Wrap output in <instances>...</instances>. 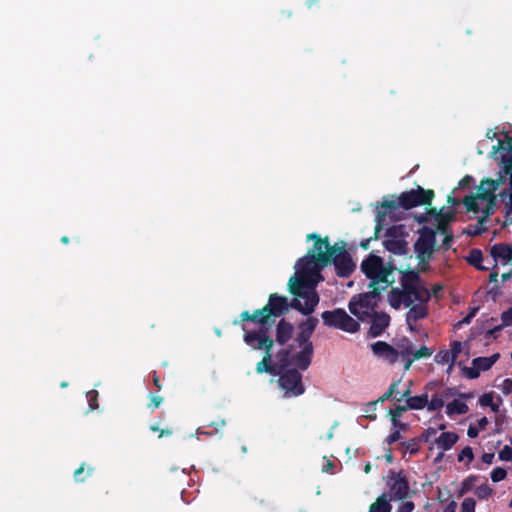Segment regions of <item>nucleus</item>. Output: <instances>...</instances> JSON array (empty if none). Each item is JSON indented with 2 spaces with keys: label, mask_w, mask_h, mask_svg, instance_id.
I'll return each mask as SVG.
<instances>
[{
  "label": "nucleus",
  "mask_w": 512,
  "mask_h": 512,
  "mask_svg": "<svg viewBox=\"0 0 512 512\" xmlns=\"http://www.w3.org/2000/svg\"><path fill=\"white\" fill-rule=\"evenodd\" d=\"M478 308H473L462 320V323L469 324L472 318L476 315Z\"/></svg>",
  "instance_id": "63"
},
{
  "label": "nucleus",
  "mask_w": 512,
  "mask_h": 512,
  "mask_svg": "<svg viewBox=\"0 0 512 512\" xmlns=\"http://www.w3.org/2000/svg\"><path fill=\"white\" fill-rule=\"evenodd\" d=\"M427 394L412 396L406 399V405L408 409L411 410H420L426 407L427 405Z\"/></svg>",
  "instance_id": "27"
},
{
  "label": "nucleus",
  "mask_w": 512,
  "mask_h": 512,
  "mask_svg": "<svg viewBox=\"0 0 512 512\" xmlns=\"http://www.w3.org/2000/svg\"><path fill=\"white\" fill-rule=\"evenodd\" d=\"M381 207L385 208L387 210H397L398 208H401L399 204V199L397 200H384L381 202Z\"/></svg>",
  "instance_id": "50"
},
{
  "label": "nucleus",
  "mask_w": 512,
  "mask_h": 512,
  "mask_svg": "<svg viewBox=\"0 0 512 512\" xmlns=\"http://www.w3.org/2000/svg\"><path fill=\"white\" fill-rule=\"evenodd\" d=\"M437 231L444 235H446V233L452 232L449 229L447 221H444V220H438Z\"/></svg>",
  "instance_id": "58"
},
{
  "label": "nucleus",
  "mask_w": 512,
  "mask_h": 512,
  "mask_svg": "<svg viewBox=\"0 0 512 512\" xmlns=\"http://www.w3.org/2000/svg\"><path fill=\"white\" fill-rule=\"evenodd\" d=\"M432 354H433V349L428 348L426 346H422L421 348H419L418 350H416L413 353V357L415 360H418L421 358L430 357Z\"/></svg>",
  "instance_id": "39"
},
{
  "label": "nucleus",
  "mask_w": 512,
  "mask_h": 512,
  "mask_svg": "<svg viewBox=\"0 0 512 512\" xmlns=\"http://www.w3.org/2000/svg\"><path fill=\"white\" fill-rule=\"evenodd\" d=\"M500 181L490 178L483 179L477 187L476 194L480 200L496 199L495 191L500 186Z\"/></svg>",
  "instance_id": "18"
},
{
  "label": "nucleus",
  "mask_w": 512,
  "mask_h": 512,
  "mask_svg": "<svg viewBox=\"0 0 512 512\" xmlns=\"http://www.w3.org/2000/svg\"><path fill=\"white\" fill-rule=\"evenodd\" d=\"M163 403V397L159 395H151L150 396V403H148L147 407L150 410L157 409L161 404Z\"/></svg>",
  "instance_id": "48"
},
{
  "label": "nucleus",
  "mask_w": 512,
  "mask_h": 512,
  "mask_svg": "<svg viewBox=\"0 0 512 512\" xmlns=\"http://www.w3.org/2000/svg\"><path fill=\"white\" fill-rule=\"evenodd\" d=\"M499 459L502 461H511L512 460V448L508 445H505L502 450L499 452Z\"/></svg>",
  "instance_id": "49"
},
{
  "label": "nucleus",
  "mask_w": 512,
  "mask_h": 512,
  "mask_svg": "<svg viewBox=\"0 0 512 512\" xmlns=\"http://www.w3.org/2000/svg\"><path fill=\"white\" fill-rule=\"evenodd\" d=\"M502 197H508L509 201L506 204L505 208V217L508 221L512 222V193L503 192L501 193Z\"/></svg>",
  "instance_id": "43"
},
{
  "label": "nucleus",
  "mask_w": 512,
  "mask_h": 512,
  "mask_svg": "<svg viewBox=\"0 0 512 512\" xmlns=\"http://www.w3.org/2000/svg\"><path fill=\"white\" fill-rule=\"evenodd\" d=\"M459 436L455 432H442L435 439V444L443 451L450 450L458 441Z\"/></svg>",
  "instance_id": "22"
},
{
  "label": "nucleus",
  "mask_w": 512,
  "mask_h": 512,
  "mask_svg": "<svg viewBox=\"0 0 512 512\" xmlns=\"http://www.w3.org/2000/svg\"><path fill=\"white\" fill-rule=\"evenodd\" d=\"M434 360L437 364H446L450 362V354L448 350H440L435 355Z\"/></svg>",
  "instance_id": "40"
},
{
  "label": "nucleus",
  "mask_w": 512,
  "mask_h": 512,
  "mask_svg": "<svg viewBox=\"0 0 512 512\" xmlns=\"http://www.w3.org/2000/svg\"><path fill=\"white\" fill-rule=\"evenodd\" d=\"M414 508L415 505L412 501H406L398 507L397 512H413Z\"/></svg>",
  "instance_id": "55"
},
{
  "label": "nucleus",
  "mask_w": 512,
  "mask_h": 512,
  "mask_svg": "<svg viewBox=\"0 0 512 512\" xmlns=\"http://www.w3.org/2000/svg\"><path fill=\"white\" fill-rule=\"evenodd\" d=\"M500 390L505 395H509L512 393V379L506 378L503 380V382L499 385Z\"/></svg>",
  "instance_id": "51"
},
{
  "label": "nucleus",
  "mask_w": 512,
  "mask_h": 512,
  "mask_svg": "<svg viewBox=\"0 0 512 512\" xmlns=\"http://www.w3.org/2000/svg\"><path fill=\"white\" fill-rule=\"evenodd\" d=\"M150 430L153 432H158V438L168 437L173 434V430L171 428L161 429L156 424L151 425Z\"/></svg>",
  "instance_id": "45"
},
{
  "label": "nucleus",
  "mask_w": 512,
  "mask_h": 512,
  "mask_svg": "<svg viewBox=\"0 0 512 512\" xmlns=\"http://www.w3.org/2000/svg\"><path fill=\"white\" fill-rule=\"evenodd\" d=\"M389 304L394 309H399L401 304H404L406 307H410L414 303V299L406 294L403 290L398 288H392L389 293Z\"/></svg>",
  "instance_id": "19"
},
{
  "label": "nucleus",
  "mask_w": 512,
  "mask_h": 512,
  "mask_svg": "<svg viewBox=\"0 0 512 512\" xmlns=\"http://www.w3.org/2000/svg\"><path fill=\"white\" fill-rule=\"evenodd\" d=\"M419 272L414 270L405 271L401 277L402 290L415 301L428 302L431 298L430 291L420 284Z\"/></svg>",
  "instance_id": "12"
},
{
  "label": "nucleus",
  "mask_w": 512,
  "mask_h": 512,
  "mask_svg": "<svg viewBox=\"0 0 512 512\" xmlns=\"http://www.w3.org/2000/svg\"><path fill=\"white\" fill-rule=\"evenodd\" d=\"M86 464L85 463H82L80 465L79 468H77L75 471H74V479L76 482H84L85 480V477H82L83 473L86 472V476L89 477L91 476L93 473H94V467H90L88 466L87 468L85 467Z\"/></svg>",
  "instance_id": "31"
},
{
  "label": "nucleus",
  "mask_w": 512,
  "mask_h": 512,
  "mask_svg": "<svg viewBox=\"0 0 512 512\" xmlns=\"http://www.w3.org/2000/svg\"><path fill=\"white\" fill-rule=\"evenodd\" d=\"M313 240L314 245L312 249H309L307 254L298 259L296 263V271H303L309 278H313L317 281L323 280L320 271L323 269L321 255L329 254L333 249L336 248V243L330 245L328 237L321 238L316 233H310L307 235V241Z\"/></svg>",
  "instance_id": "5"
},
{
  "label": "nucleus",
  "mask_w": 512,
  "mask_h": 512,
  "mask_svg": "<svg viewBox=\"0 0 512 512\" xmlns=\"http://www.w3.org/2000/svg\"><path fill=\"white\" fill-rule=\"evenodd\" d=\"M482 260H483V255H482L481 250L472 249L470 251L468 261L471 265L475 266L479 270H484L485 268L481 266Z\"/></svg>",
  "instance_id": "30"
},
{
  "label": "nucleus",
  "mask_w": 512,
  "mask_h": 512,
  "mask_svg": "<svg viewBox=\"0 0 512 512\" xmlns=\"http://www.w3.org/2000/svg\"><path fill=\"white\" fill-rule=\"evenodd\" d=\"M430 213L438 216L439 220L447 221V223H449L450 221L454 220V218H455V214L452 211H448V212L443 213V212L437 211L435 208H433V209L430 210Z\"/></svg>",
  "instance_id": "38"
},
{
  "label": "nucleus",
  "mask_w": 512,
  "mask_h": 512,
  "mask_svg": "<svg viewBox=\"0 0 512 512\" xmlns=\"http://www.w3.org/2000/svg\"><path fill=\"white\" fill-rule=\"evenodd\" d=\"M474 178L470 175H465L459 182H458V186L454 189L453 192H455L457 189H463V188H467V187H470L471 185L474 184Z\"/></svg>",
  "instance_id": "46"
},
{
  "label": "nucleus",
  "mask_w": 512,
  "mask_h": 512,
  "mask_svg": "<svg viewBox=\"0 0 512 512\" xmlns=\"http://www.w3.org/2000/svg\"><path fill=\"white\" fill-rule=\"evenodd\" d=\"M369 318L371 319V325L368 333L373 338L382 335L390 324V316L385 312L375 311Z\"/></svg>",
  "instance_id": "16"
},
{
  "label": "nucleus",
  "mask_w": 512,
  "mask_h": 512,
  "mask_svg": "<svg viewBox=\"0 0 512 512\" xmlns=\"http://www.w3.org/2000/svg\"><path fill=\"white\" fill-rule=\"evenodd\" d=\"M401 229V226H392L389 227L386 231L387 239L384 241V247L391 253L395 255H405L408 251L407 242L398 238V230Z\"/></svg>",
  "instance_id": "15"
},
{
  "label": "nucleus",
  "mask_w": 512,
  "mask_h": 512,
  "mask_svg": "<svg viewBox=\"0 0 512 512\" xmlns=\"http://www.w3.org/2000/svg\"><path fill=\"white\" fill-rule=\"evenodd\" d=\"M321 318L323 324L327 327L339 329L347 333H356L360 330L359 322L349 316L342 308L326 310L322 312Z\"/></svg>",
  "instance_id": "11"
},
{
  "label": "nucleus",
  "mask_w": 512,
  "mask_h": 512,
  "mask_svg": "<svg viewBox=\"0 0 512 512\" xmlns=\"http://www.w3.org/2000/svg\"><path fill=\"white\" fill-rule=\"evenodd\" d=\"M507 472L502 467H496L491 472V479L493 482H500L506 478Z\"/></svg>",
  "instance_id": "37"
},
{
  "label": "nucleus",
  "mask_w": 512,
  "mask_h": 512,
  "mask_svg": "<svg viewBox=\"0 0 512 512\" xmlns=\"http://www.w3.org/2000/svg\"><path fill=\"white\" fill-rule=\"evenodd\" d=\"M323 268L333 264L336 275L342 278H348L354 272L356 264L346 249V243L340 241L336 243V248L329 254L321 255Z\"/></svg>",
  "instance_id": "7"
},
{
  "label": "nucleus",
  "mask_w": 512,
  "mask_h": 512,
  "mask_svg": "<svg viewBox=\"0 0 512 512\" xmlns=\"http://www.w3.org/2000/svg\"><path fill=\"white\" fill-rule=\"evenodd\" d=\"M387 486L390 500H404L409 496V481L402 471H389Z\"/></svg>",
  "instance_id": "14"
},
{
  "label": "nucleus",
  "mask_w": 512,
  "mask_h": 512,
  "mask_svg": "<svg viewBox=\"0 0 512 512\" xmlns=\"http://www.w3.org/2000/svg\"><path fill=\"white\" fill-rule=\"evenodd\" d=\"M434 197L435 193L433 190H426L418 186L416 189L402 192L398 199L401 208L409 210L417 206L430 205Z\"/></svg>",
  "instance_id": "13"
},
{
  "label": "nucleus",
  "mask_w": 512,
  "mask_h": 512,
  "mask_svg": "<svg viewBox=\"0 0 512 512\" xmlns=\"http://www.w3.org/2000/svg\"><path fill=\"white\" fill-rule=\"evenodd\" d=\"M242 330L244 331L243 341L248 346L254 350L264 351L262 360L256 364V372L258 374L266 372L275 376L280 373L278 362L272 364V349L275 343L282 348L287 347L294 334V325L285 318H281L275 326V339L270 334H265L263 330H247L245 325L242 326Z\"/></svg>",
  "instance_id": "1"
},
{
  "label": "nucleus",
  "mask_w": 512,
  "mask_h": 512,
  "mask_svg": "<svg viewBox=\"0 0 512 512\" xmlns=\"http://www.w3.org/2000/svg\"><path fill=\"white\" fill-rule=\"evenodd\" d=\"M319 281L309 278L303 271H296L288 283L289 292L295 297L288 300V311L292 308L302 313L310 315L314 312L319 303V295L316 286Z\"/></svg>",
  "instance_id": "2"
},
{
  "label": "nucleus",
  "mask_w": 512,
  "mask_h": 512,
  "mask_svg": "<svg viewBox=\"0 0 512 512\" xmlns=\"http://www.w3.org/2000/svg\"><path fill=\"white\" fill-rule=\"evenodd\" d=\"M386 213L382 211H378L376 215L377 225L375 227L376 234L382 229V221L385 219Z\"/></svg>",
  "instance_id": "59"
},
{
  "label": "nucleus",
  "mask_w": 512,
  "mask_h": 512,
  "mask_svg": "<svg viewBox=\"0 0 512 512\" xmlns=\"http://www.w3.org/2000/svg\"><path fill=\"white\" fill-rule=\"evenodd\" d=\"M505 417L503 415H497L495 417V433H500L502 431V425L504 424Z\"/></svg>",
  "instance_id": "61"
},
{
  "label": "nucleus",
  "mask_w": 512,
  "mask_h": 512,
  "mask_svg": "<svg viewBox=\"0 0 512 512\" xmlns=\"http://www.w3.org/2000/svg\"><path fill=\"white\" fill-rule=\"evenodd\" d=\"M401 435L398 430H394L389 434V436L386 438L387 444L391 445L395 442H397L400 439Z\"/></svg>",
  "instance_id": "60"
},
{
  "label": "nucleus",
  "mask_w": 512,
  "mask_h": 512,
  "mask_svg": "<svg viewBox=\"0 0 512 512\" xmlns=\"http://www.w3.org/2000/svg\"><path fill=\"white\" fill-rule=\"evenodd\" d=\"M427 303L428 302H419V304L410 306L406 317V321L410 329H413V323H416L418 320L423 319L428 315V307L426 305Z\"/></svg>",
  "instance_id": "20"
},
{
  "label": "nucleus",
  "mask_w": 512,
  "mask_h": 512,
  "mask_svg": "<svg viewBox=\"0 0 512 512\" xmlns=\"http://www.w3.org/2000/svg\"><path fill=\"white\" fill-rule=\"evenodd\" d=\"M437 429L433 427L427 428L419 437L421 442H429L431 437L436 435Z\"/></svg>",
  "instance_id": "52"
},
{
  "label": "nucleus",
  "mask_w": 512,
  "mask_h": 512,
  "mask_svg": "<svg viewBox=\"0 0 512 512\" xmlns=\"http://www.w3.org/2000/svg\"><path fill=\"white\" fill-rule=\"evenodd\" d=\"M420 443V438L414 437L409 441L402 442L401 446L405 449V452H408L411 455H416L420 450Z\"/></svg>",
  "instance_id": "28"
},
{
  "label": "nucleus",
  "mask_w": 512,
  "mask_h": 512,
  "mask_svg": "<svg viewBox=\"0 0 512 512\" xmlns=\"http://www.w3.org/2000/svg\"><path fill=\"white\" fill-rule=\"evenodd\" d=\"M483 202H486V205L484 208L481 209L482 215L478 218L484 223L486 220L494 213V205L496 199H488V200H482Z\"/></svg>",
  "instance_id": "32"
},
{
  "label": "nucleus",
  "mask_w": 512,
  "mask_h": 512,
  "mask_svg": "<svg viewBox=\"0 0 512 512\" xmlns=\"http://www.w3.org/2000/svg\"><path fill=\"white\" fill-rule=\"evenodd\" d=\"M476 502L473 498L467 497L461 504L462 512H475Z\"/></svg>",
  "instance_id": "42"
},
{
  "label": "nucleus",
  "mask_w": 512,
  "mask_h": 512,
  "mask_svg": "<svg viewBox=\"0 0 512 512\" xmlns=\"http://www.w3.org/2000/svg\"><path fill=\"white\" fill-rule=\"evenodd\" d=\"M87 398L90 410H95L98 408V392L96 390H91L87 392Z\"/></svg>",
  "instance_id": "41"
},
{
  "label": "nucleus",
  "mask_w": 512,
  "mask_h": 512,
  "mask_svg": "<svg viewBox=\"0 0 512 512\" xmlns=\"http://www.w3.org/2000/svg\"><path fill=\"white\" fill-rule=\"evenodd\" d=\"M490 253L495 260L500 259L505 263L512 260V246L507 244L499 243L493 245Z\"/></svg>",
  "instance_id": "21"
},
{
  "label": "nucleus",
  "mask_w": 512,
  "mask_h": 512,
  "mask_svg": "<svg viewBox=\"0 0 512 512\" xmlns=\"http://www.w3.org/2000/svg\"><path fill=\"white\" fill-rule=\"evenodd\" d=\"M475 494L479 499H487L491 496L492 489L487 484H483L475 489Z\"/></svg>",
  "instance_id": "36"
},
{
  "label": "nucleus",
  "mask_w": 512,
  "mask_h": 512,
  "mask_svg": "<svg viewBox=\"0 0 512 512\" xmlns=\"http://www.w3.org/2000/svg\"><path fill=\"white\" fill-rule=\"evenodd\" d=\"M503 167H504V172L505 174H511L512 173V157L511 156H506L503 158Z\"/></svg>",
  "instance_id": "57"
},
{
  "label": "nucleus",
  "mask_w": 512,
  "mask_h": 512,
  "mask_svg": "<svg viewBox=\"0 0 512 512\" xmlns=\"http://www.w3.org/2000/svg\"><path fill=\"white\" fill-rule=\"evenodd\" d=\"M318 323V319L311 316L300 322L298 325L299 331L296 335L295 341L298 346L301 347V350L294 355L291 353V357L295 366L302 371L307 370L312 362L314 347L311 337L317 328Z\"/></svg>",
  "instance_id": "6"
},
{
  "label": "nucleus",
  "mask_w": 512,
  "mask_h": 512,
  "mask_svg": "<svg viewBox=\"0 0 512 512\" xmlns=\"http://www.w3.org/2000/svg\"><path fill=\"white\" fill-rule=\"evenodd\" d=\"M483 463L490 465L494 460V453H484L481 457Z\"/></svg>",
  "instance_id": "64"
},
{
  "label": "nucleus",
  "mask_w": 512,
  "mask_h": 512,
  "mask_svg": "<svg viewBox=\"0 0 512 512\" xmlns=\"http://www.w3.org/2000/svg\"><path fill=\"white\" fill-rule=\"evenodd\" d=\"M398 352H399V356L401 355L402 357H405V356H408V355L414 353L412 351V345L409 342H407V344L405 346H402L401 350Z\"/></svg>",
  "instance_id": "62"
},
{
  "label": "nucleus",
  "mask_w": 512,
  "mask_h": 512,
  "mask_svg": "<svg viewBox=\"0 0 512 512\" xmlns=\"http://www.w3.org/2000/svg\"><path fill=\"white\" fill-rule=\"evenodd\" d=\"M458 461L461 462L465 458L468 459L469 462H471L474 458L473 450L470 446L464 447L461 452L458 454Z\"/></svg>",
  "instance_id": "44"
},
{
  "label": "nucleus",
  "mask_w": 512,
  "mask_h": 512,
  "mask_svg": "<svg viewBox=\"0 0 512 512\" xmlns=\"http://www.w3.org/2000/svg\"><path fill=\"white\" fill-rule=\"evenodd\" d=\"M293 352V345H287L279 349L275 355L278 361V371L276 376H279L277 382L287 397H297L305 392V387L302 382V375L296 368H290L295 365L291 357Z\"/></svg>",
  "instance_id": "4"
},
{
  "label": "nucleus",
  "mask_w": 512,
  "mask_h": 512,
  "mask_svg": "<svg viewBox=\"0 0 512 512\" xmlns=\"http://www.w3.org/2000/svg\"><path fill=\"white\" fill-rule=\"evenodd\" d=\"M484 222L481 221L480 219H478L477 223L472 225L467 231L466 233L470 236H479L481 235L485 230V226H484Z\"/></svg>",
  "instance_id": "33"
},
{
  "label": "nucleus",
  "mask_w": 512,
  "mask_h": 512,
  "mask_svg": "<svg viewBox=\"0 0 512 512\" xmlns=\"http://www.w3.org/2000/svg\"><path fill=\"white\" fill-rule=\"evenodd\" d=\"M499 357V353H495L489 357H477L472 360V365L477 366L480 371H487L496 363Z\"/></svg>",
  "instance_id": "24"
},
{
  "label": "nucleus",
  "mask_w": 512,
  "mask_h": 512,
  "mask_svg": "<svg viewBox=\"0 0 512 512\" xmlns=\"http://www.w3.org/2000/svg\"><path fill=\"white\" fill-rule=\"evenodd\" d=\"M436 232L429 227H423L419 231V237L414 243V251L419 264L422 265L421 270L425 272L429 267L433 254L435 252Z\"/></svg>",
  "instance_id": "9"
},
{
  "label": "nucleus",
  "mask_w": 512,
  "mask_h": 512,
  "mask_svg": "<svg viewBox=\"0 0 512 512\" xmlns=\"http://www.w3.org/2000/svg\"><path fill=\"white\" fill-rule=\"evenodd\" d=\"M371 291L353 296L349 301V311L359 320L364 321L375 312L377 306L376 299L380 296L381 288L370 287Z\"/></svg>",
  "instance_id": "8"
},
{
  "label": "nucleus",
  "mask_w": 512,
  "mask_h": 512,
  "mask_svg": "<svg viewBox=\"0 0 512 512\" xmlns=\"http://www.w3.org/2000/svg\"><path fill=\"white\" fill-rule=\"evenodd\" d=\"M444 406V400L437 395H434L430 401L427 400V409L429 411H436L441 409Z\"/></svg>",
  "instance_id": "34"
},
{
  "label": "nucleus",
  "mask_w": 512,
  "mask_h": 512,
  "mask_svg": "<svg viewBox=\"0 0 512 512\" xmlns=\"http://www.w3.org/2000/svg\"><path fill=\"white\" fill-rule=\"evenodd\" d=\"M479 202L480 198H478V195L476 193L466 195L462 199V204L465 206L466 212H473L474 214H478L479 212H481ZM481 202L483 201L481 200Z\"/></svg>",
  "instance_id": "25"
},
{
  "label": "nucleus",
  "mask_w": 512,
  "mask_h": 512,
  "mask_svg": "<svg viewBox=\"0 0 512 512\" xmlns=\"http://www.w3.org/2000/svg\"><path fill=\"white\" fill-rule=\"evenodd\" d=\"M464 370V374L467 378L469 379H476L479 377L480 375V370H478V367L477 366H472V367H464L463 368Z\"/></svg>",
  "instance_id": "47"
},
{
  "label": "nucleus",
  "mask_w": 512,
  "mask_h": 512,
  "mask_svg": "<svg viewBox=\"0 0 512 512\" xmlns=\"http://www.w3.org/2000/svg\"><path fill=\"white\" fill-rule=\"evenodd\" d=\"M408 409L407 405H398L394 409H391L389 411V414L391 415V421L394 426H400L404 427V424H401L398 419L402 416L404 412H406Z\"/></svg>",
  "instance_id": "29"
},
{
  "label": "nucleus",
  "mask_w": 512,
  "mask_h": 512,
  "mask_svg": "<svg viewBox=\"0 0 512 512\" xmlns=\"http://www.w3.org/2000/svg\"><path fill=\"white\" fill-rule=\"evenodd\" d=\"M288 313V298L278 293L269 295L267 304L254 310L252 313L243 311L240 314V320L234 321L237 325L240 322H253L258 325L257 330H263L265 334H269L270 330L276 323V318L282 317Z\"/></svg>",
  "instance_id": "3"
},
{
  "label": "nucleus",
  "mask_w": 512,
  "mask_h": 512,
  "mask_svg": "<svg viewBox=\"0 0 512 512\" xmlns=\"http://www.w3.org/2000/svg\"><path fill=\"white\" fill-rule=\"evenodd\" d=\"M361 270L365 276L370 279L369 287H378V284H385L382 290H385L391 282L388 280L390 270L384 267L383 259L380 256L370 254L361 263Z\"/></svg>",
  "instance_id": "10"
},
{
  "label": "nucleus",
  "mask_w": 512,
  "mask_h": 512,
  "mask_svg": "<svg viewBox=\"0 0 512 512\" xmlns=\"http://www.w3.org/2000/svg\"><path fill=\"white\" fill-rule=\"evenodd\" d=\"M452 242H453V234L452 232H449V233H446L443 241H442V248L444 250H449L451 248V245H452Z\"/></svg>",
  "instance_id": "56"
},
{
  "label": "nucleus",
  "mask_w": 512,
  "mask_h": 512,
  "mask_svg": "<svg viewBox=\"0 0 512 512\" xmlns=\"http://www.w3.org/2000/svg\"><path fill=\"white\" fill-rule=\"evenodd\" d=\"M469 408H468V405L463 402V401H460V400H453L452 402H449L447 405H446V414L449 415V416H452V415H463V414H466L468 412Z\"/></svg>",
  "instance_id": "26"
},
{
  "label": "nucleus",
  "mask_w": 512,
  "mask_h": 512,
  "mask_svg": "<svg viewBox=\"0 0 512 512\" xmlns=\"http://www.w3.org/2000/svg\"><path fill=\"white\" fill-rule=\"evenodd\" d=\"M450 354V362H455L462 352V343L459 341H453L451 343V349L448 350Z\"/></svg>",
  "instance_id": "35"
},
{
  "label": "nucleus",
  "mask_w": 512,
  "mask_h": 512,
  "mask_svg": "<svg viewBox=\"0 0 512 512\" xmlns=\"http://www.w3.org/2000/svg\"><path fill=\"white\" fill-rule=\"evenodd\" d=\"M493 395L492 393H485L479 398V404L484 407L492 405Z\"/></svg>",
  "instance_id": "54"
},
{
  "label": "nucleus",
  "mask_w": 512,
  "mask_h": 512,
  "mask_svg": "<svg viewBox=\"0 0 512 512\" xmlns=\"http://www.w3.org/2000/svg\"><path fill=\"white\" fill-rule=\"evenodd\" d=\"M372 351L376 356L386 359L391 364L397 362L399 352L390 344L384 341H377L371 345Z\"/></svg>",
  "instance_id": "17"
},
{
  "label": "nucleus",
  "mask_w": 512,
  "mask_h": 512,
  "mask_svg": "<svg viewBox=\"0 0 512 512\" xmlns=\"http://www.w3.org/2000/svg\"><path fill=\"white\" fill-rule=\"evenodd\" d=\"M501 320L504 326L512 325V306L508 310L502 312Z\"/></svg>",
  "instance_id": "53"
},
{
  "label": "nucleus",
  "mask_w": 512,
  "mask_h": 512,
  "mask_svg": "<svg viewBox=\"0 0 512 512\" xmlns=\"http://www.w3.org/2000/svg\"><path fill=\"white\" fill-rule=\"evenodd\" d=\"M392 505L386 493L380 495L369 507V512H391Z\"/></svg>",
  "instance_id": "23"
}]
</instances>
